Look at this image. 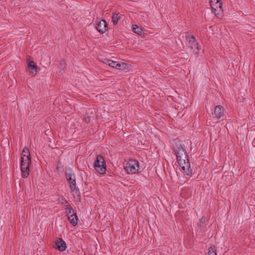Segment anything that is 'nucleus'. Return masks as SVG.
Instances as JSON below:
<instances>
[{"instance_id": "obj_15", "label": "nucleus", "mask_w": 255, "mask_h": 255, "mask_svg": "<svg viewBox=\"0 0 255 255\" xmlns=\"http://www.w3.org/2000/svg\"><path fill=\"white\" fill-rule=\"evenodd\" d=\"M132 29L134 33L137 34L139 35H142L143 34L142 29L137 25H132Z\"/></svg>"}, {"instance_id": "obj_20", "label": "nucleus", "mask_w": 255, "mask_h": 255, "mask_svg": "<svg viewBox=\"0 0 255 255\" xmlns=\"http://www.w3.org/2000/svg\"><path fill=\"white\" fill-rule=\"evenodd\" d=\"M209 28L211 29L212 28V26H209Z\"/></svg>"}, {"instance_id": "obj_6", "label": "nucleus", "mask_w": 255, "mask_h": 255, "mask_svg": "<svg viewBox=\"0 0 255 255\" xmlns=\"http://www.w3.org/2000/svg\"><path fill=\"white\" fill-rule=\"evenodd\" d=\"M177 161L182 169L186 175H190L191 174L192 170L188 157L186 159H180L179 160Z\"/></svg>"}, {"instance_id": "obj_17", "label": "nucleus", "mask_w": 255, "mask_h": 255, "mask_svg": "<svg viewBox=\"0 0 255 255\" xmlns=\"http://www.w3.org/2000/svg\"><path fill=\"white\" fill-rule=\"evenodd\" d=\"M66 212L67 213V216L69 218L72 213H74L72 207L70 205H68L66 207Z\"/></svg>"}, {"instance_id": "obj_10", "label": "nucleus", "mask_w": 255, "mask_h": 255, "mask_svg": "<svg viewBox=\"0 0 255 255\" xmlns=\"http://www.w3.org/2000/svg\"><path fill=\"white\" fill-rule=\"evenodd\" d=\"M31 156L29 150L26 146L24 147L21 153V162H31Z\"/></svg>"}, {"instance_id": "obj_3", "label": "nucleus", "mask_w": 255, "mask_h": 255, "mask_svg": "<svg viewBox=\"0 0 255 255\" xmlns=\"http://www.w3.org/2000/svg\"><path fill=\"white\" fill-rule=\"evenodd\" d=\"M124 169L128 174H135L139 169V162L134 159H129L124 165Z\"/></svg>"}, {"instance_id": "obj_18", "label": "nucleus", "mask_w": 255, "mask_h": 255, "mask_svg": "<svg viewBox=\"0 0 255 255\" xmlns=\"http://www.w3.org/2000/svg\"><path fill=\"white\" fill-rule=\"evenodd\" d=\"M207 255H217L215 247L214 246L209 248Z\"/></svg>"}, {"instance_id": "obj_12", "label": "nucleus", "mask_w": 255, "mask_h": 255, "mask_svg": "<svg viewBox=\"0 0 255 255\" xmlns=\"http://www.w3.org/2000/svg\"><path fill=\"white\" fill-rule=\"evenodd\" d=\"M107 23L105 20L101 19L96 26V29L101 33L103 34L106 31Z\"/></svg>"}, {"instance_id": "obj_14", "label": "nucleus", "mask_w": 255, "mask_h": 255, "mask_svg": "<svg viewBox=\"0 0 255 255\" xmlns=\"http://www.w3.org/2000/svg\"><path fill=\"white\" fill-rule=\"evenodd\" d=\"M68 218L70 223L73 226H76L77 225L78 218L75 213H72V215Z\"/></svg>"}, {"instance_id": "obj_11", "label": "nucleus", "mask_w": 255, "mask_h": 255, "mask_svg": "<svg viewBox=\"0 0 255 255\" xmlns=\"http://www.w3.org/2000/svg\"><path fill=\"white\" fill-rule=\"evenodd\" d=\"M224 116V112L223 107L221 106H217L214 109V118L219 120L223 118Z\"/></svg>"}, {"instance_id": "obj_4", "label": "nucleus", "mask_w": 255, "mask_h": 255, "mask_svg": "<svg viewBox=\"0 0 255 255\" xmlns=\"http://www.w3.org/2000/svg\"><path fill=\"white\" fill-rule=\"evenodd\" d=\"M210 3L212 12L217 17H221L223 13L221 0H210Z\"/></svg>"}, {"instance_id": "obj_5", "label": "nucleus", "mask_w": 255, "mask_h": 255, "mask_svg": "<svg viewBox=\"0 0 255 255\" xmlns=\"http://www.w3.org/2000/svg\"><path fill=\"white\" fill-rule=\"evenodd\" d=\"M186 39L188 47L193 50L195 54H198L199 48L195 37L193 35H188L186 36Z\"/></svg>"}, {"instance_id": "obj_2", "label": "nucleus", "mask_w": 255, "mask_h": 255, "mask_svg": "<svg viewBox=\"0 0 255 255\" xmlns=\"http://www.w3.org/2000/svg\"><path fill=\"white\" fill-rule=\"evenodd\" d=\"M94 167L95 170L100 174H104L106 172V165L104 157L101 155L97 156L94 163Z\"/></svg>"}, {"instance_id": "obj_9", "label": "nucleus", "mask_w": 255, "mask_h": 255, "mask_svg": "<svg viewBox=\"0 0 255 255\" xmlns=\"http://www.w3.org/2000/svg\"><path fill=\"white\" fill-rule=\"evenodd\" d=\"M31 162H25L20 163V168L21 171V176L23 178H27L29 174V165Z\"/></svg>"}, {"instance_id": "obj_7", "label": "nucleus", "mask_w": 255, "mask_h": 255, "mask_svg": "<svg viewBox=\"0 0 255 255\" xmlns=\"http://www.w3.org/2000/svg\"><path fill=\"white\" fill-rule=\"evenodd\" d=\"M103 62L106 65H109V66L115 68L117 69H125L127 68V64L125 63H117L116 61H114L110 59L106 58L103 61Z\"/></svg>"}, {"instance_id": "obj_13", "label": "nucleus", "mask_w": 255, "mask_h": 255, "mask_svg": "<svg viewBox=\"0 0 255 255\" xmlns=\"http://www.w3.org/2000/svg\"><path fill=\"white\" fill-rule=\"evenodd\" d=\"M57 249L61 252L64 251L66 249V244L65 242L61 238H59L56 242Z\"/></svg>"}, {"instance_id": "obj_16", "label": "nucleus", "mask_w": 255, "mask_h": 255, "mask_svg": "<svg viewBox=\"0 0 255 255\" xmlns=\"http://www.w3.org/2000/svg\"><path fill=\"white\" fill-rule=\"evenodd\" d=\"M120 19V16L119 13L116 12L113 13L112 15V22L114 25H116L119 19Z\"/></svg>"}, {"instance_id": "obj_1", "label": "nucleus", "mask_w": 255, "mask_h": 255, "mask_svg": "<svg viewBox=\"0 0 255 255\" xmlns=\"http://www.w3.org/2000/svg\"><path fill=\"white\" fill-rule=\"evenodd\" d=\"M66 177L69 184V187L71 192L76 195L79 194V190L76 185V177L70 169H68L66 171Z\"/></svg>"}, {"instance_id": "obj_19", "label": "nucleus", "mask_w": 255, "mask_h": 255, "mask_svg": "<svg viewBox=\"0 0 255 255\" xmlns=\"http://www.w3.org/2000/svg\"><path fill=\"white\" fill-rule=\"evenodd\" d=\"M28 68L32 70H35L36 69V66L33 61H30L28 64Z\"/></svg>"}, {"instance_id": "obj_8", "label": "nucleus", "mask_w": 255, "mask_h": 255, "mask_svg": "<svg viewBox=\"0 0 255 255\" xmlns=\"http://www.w3.org/2000/svg\"><path fill=\"white\" fill-rule=\"evenodd\" d=\"M174 150L177 161H179L180 159H186L187 158L185 150L181 145L176 146L174 147Z\"/></svg>"}]
</instances>
